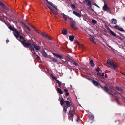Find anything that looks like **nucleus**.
<instances>
[{
  "mask_svg": "<svg viewBox=\"0 0 125 125\" xmlns=\"http://www.w3.org/2000/svg\"><path fill=\"white\" fill-rule=\"evenodd\" d=\"M41 53H42V55L43 56L45 57H48V55L47 54L46 52L43 50H42L41 51Z\"/></svg>",
  "mask_w": 125,
  "mask_h": 125,
  "instance_id": "obj_14",
  "label": "nucleus"
},
{
  "mask_svg": "<svg viewBox=\"0 0 125 125\" xmlns=\"http://www.w3.org/2000/svg\"><path fill=\"white\" fill-rule=\"evenodd\" d=\"M76 120L77 121H78V120Z\"/></svg>",
  "mask_w": 125,
  "mask_h": 125,
  "instance_id": "obj_57",
  "label": "nucleus"
},
{
  "mask_svg": "<svg viewBox=\"0 0 125 125\" xmlns=\"http://www.w3.org/2000/svg\"><path fill=\"white\" fill-rule=\"evenodd\" d=\"M85 1L86 2H88L87 4V5L89 6H90V7H91V0H85Z\"/></svg>",
  "mask_w": 125,
  "mask_h": 125,
  "instance_id": "obj_18",
  "label": "nucleus"
},
{
  "mask_svg": "<svg viewBox=\"0 0 125 125\" xmlns=\"http://www.w3.org/2000/svg\"><path fill=\"white\" fill-rule=\"evenodd\" d=\"M122 74H123V75H124V76H125V73H122Z\"/></svg>",
  "mask_w": 125,
  "mask_h": 125,
  "instance_id": "obj_54",
  "label": "nucleus"
},
{
  "mask_svg": "<svg viewBox=\"0 0 125 125\" xmlns=\"http://www.w3.org/2000/svg\"><path fill=\"white\" fill-rule=\"evenodd\" d=\"M61 15L63 16V18L65 21H67V16L65 15L64 13L61 14Z\"/></svg>",
  "mask_w": 125,
  "mask_h": 125,
  "instance_id": "obj_19",
  "label": "nucleus"
},
{
  "mask_svg": "<svg viewBox=\"0 0 125 125\" xmlns=\"http://www.w3.org/2000/svg\"><path fill=\"white\" fill-rule=\"evenodd\" d=\"M93 4L94 5L96 6L97 7H99L98 6V5L97 4H96V3L94 2Z\"/></svg>",
  "mask_w": 125,
  "mask_h": 125,
  "instance_id": "obj_45",
  "label": "nucleus"
},
{
  "mask_svg": "<svg viewBox=\"0 0 125 125\" xmlns=\"http://www.w3.org/2000/svg\"><path fill=\"white\" fill-rule=\"evenodd\" d=\"M105 77H106V78L107 77V74H106L105 75Z\"/></svg>",
  "mask_w": 125,
  "mask_h": 125,
  "instance_id": "obj_50",
  "label": "nucleus"
},
{
  "mask_svg": "<svg viewBox=\"0 0 125 125\" xmlns=\"http://www.w3.org/2000/svg\"><path fill=\"white\" fill-rule=\"evenodd\" d=\"M8 28L10 30L13 31L15 29L14 28H13L11 25H10L9 27Z\"/></svg>",
  "mask_w": 125,
  "mask_h": 125,
  "instance_id": "obj_27",
  "label": "nucleus"
},
{
  "mask_svg": "<svg viewBox=\"0 0 125 125\" xmlns=\"http://www.w3.org/2000/svg\"><path fill=\"white\" fill-rule=\"evenodd\" d=\"M41 34L44 37L49 40H52V37L51 36H48V35L46 34L44 32H41Z\"/></svg>",
  "mask_w": 125,
  "mask_h": 125,
  "instance_id": "obj_7",
  "label": "nucleus"
},
{
  "mask_svg": "<svg viewBox=\"0 0 125 125\" xmlns=\"http://www.w3.org/2000/svg\"><path fill=\"white\" fill-rule=\"evenodd\" d=\"M92 82L93 84L96 86H98V82L95 81L94 80H92Z\"/></svg>",
  "mask_w": 125,
  "mask_h": 125,
  "instance_id": "obj_17",
  "label": "nucleus"
},
{
  "mask_svg": "<svg viewBox=\"0 0 125 125\" xmlns=\"http://www.w3.org/2000/svg\"><path fill=\"white\" fill-rule=\"evenodd\" d=\"M111 23L112 24H116L117 23V20L116 19L113 18L111 20Z\"/></svg>",
  "mask_w": 125,
  "mask_h": 125,
  "instance_id": "obj_16",
  "label": "nucleus"
},
{
  "mask_svg": "<svg viewBox=\"0 0 125 125\" xmlns=\"http://www.w3.org/2000/svg\"><path fill=\"white\" fill-rule=\"evenodd\" d=\"M21 23L25 27H26V25L22 21H21Z\"/></svg>",
  "mask_w": 125,
  "mask_h": 125,
  "instance_id": "obj_38",
  "label": "nucleus"
},
{
  "mask_svg": "<svg viewBox=\"0 0 125 125\" xmlns=\"http://www.w3.org/2000/svg\"><path fill=\"white\" fill-rule=\"evenodd\" d=\"M103 10L105 11H109L110 10V8L105 4L103 6Z\"/></svg>",
  "mask_w": 125,
  "mask_h": 125,
  "instance_id": "obj_8",
  "label": "nucleus"
},
{
  "mask_svg": "<svg viewBox=\"0 0 125 125\" xmlns=\"http://www.w3.org/2000/svg\"><path fill=\"white\" fill-rule=\"evenodd\" d=\"M110 32L111 33V34L113 36H116V34L113 31H112L111 30H110Z\"/></svg>",
  "mask_w": 125,
  "mask_h": 125,
  "instance_id": "obj_29",
  "label": "nucleus"
},
{
  "mask_svg": "<svg viewBox=\"0 0 125 125\" xmlns=\"http://www.w3.org/2000/svg\"><path fill=\"white\" fill-rule=\"evenodd\" d=\"M101 73H97V74H98V75H100V76H101Z\"/></svg>",
  "mask_w": 125,
  "mask_h": 125,
  "instance_id": "obj_48",
  "label": "nucleus"
},
{
  "mask_svg": "<svg viewBox=\"0 0 125 125\" xmlns=\"http://www.w3.org/2000/svg\"><path fill=\"white\" fill-rule=\"evenodd\" d=\"M107 63L110 65V68L112 69H114L115 68L117 67L118 66V64L112 60H108Z\"/></svg>",
  "mask_w": 125,
  "mask_h": 125,
  "instance_id": "obj_2",
  "label": "nucleus"
},
{
  "mask_svg": "<svg viewBox=\"0 0 125 125\" xmlns=\"http://www.w3.org/2000/svg\"><path fill=\"white\" fill-rule=\"evenodd\" d=\"M92 23H96L97 22V21L96 20H94L93 19L92 20Z\"/></svg>",
  "mask_w": 125,
  "mask_h": 125,
  "instance_id": "obj_34",
  "label": "nucleus"
},
{
  "mask_svg": "<svg viewBox=\"0 0 125 125\" xmlns=\"http://www.w3.org/2000/svg\"><path fill=\"white\" fill-rule=\"evenodd\" d=\"M52 60L53 61L56 62L57 61V60L55 58H53Z\"/></svg>",
  "mask_w": 125,
  "mask_h": 125,
  "instance_id": "obj_40",
  "label": "nucleus"
},
{
  "mask_svg": "<svg viewBox=\"0 0 125 125\" xmlns=\"http://www.w3.org/2000/svg\"><path fill=\"white\" fill-rule=\"evenodd\" d=\"M47 7H48V8L50 10H51L52 9L51 8V7L50 6L47 5Z\"/></svg>",
  "mask_w": 125,
  "mask_h": 125,
  "instance_id": "obj_43",
  "label": "nucleus"
},
{
  "mask_svg": "<svg viewBox=\"0 0 125 125\" xmlns=\"http://www.w3.org/2000/svg\"><path fill=\"white\" fill-rule=\"evenodd\" d=\"M6 41L7 42H9V40H7Z\"/></svg>",
  "mask_w": 125,
  "mask_h": 125,
  "instance_id": "obj_53",
  "label": "nucleus"
},
{
  "mask_svg": "<svg viewBox=\"0 0 125 125\" xmlns=\"http://www.w3.org/2000/svg\"><path fill=\"white\" fill-rule=\"evenodd\" d=\"M37 58H39V57L37 55Z\"/></svg>",
  "mask_w": 125,
  "mask_h": 125,
  "instance_id": "obj_52",
  "label": "nucleus"
},
{
  "mask_svg": "<svg viewBox=\"0 0 125 125\" xmlns=\"http://www.w3.org/2000/svg\"><path fill=\"white\" fill-rule=\"evenodd\" d=\"M64 91L65 92H66V93L68 92V90L67 89H64Z\"/></svg>",
  "mask_w": 125,
  "mask_h": 125,
  "instance_id": "obj_46",
  "label": "nucleus"
},
{
  "mask_svg": "<svg viewBox=\"0 0 125 125\" xmlns=\"http://www.w3.org/2000/svg\"><path fill=\"white\" fill-rule=\"evenodd\" d=\"M65 102V105L63 106V109L64 112L66 113L67 111V109L70 106L71 102L68 101H66Z\"/></svg>",
  "mask_w": 125,
  "mask_h": 125,
  "instance_id": "obj_5",
  "label": "nucleus"
},
{
  "mask_svg": "<svg viewBox=\"0 0 125 125\" xmlns=\"http://www.w3.org/2000/svg\"><path fill=\"white\" fill-rule=\"evenodd\" d=\"M71 6V7L72 8H73L74 9H75L76 8L74 4H72Z\"/></svg>",
  "mask_w": 125,
  "mask_h": 125,
  "instance_id": "obj_37",
  "label": "nucleus"
},
{
  "mask_svg": "<svg viewBox=\"0 0 125 125\" xmlns=\"http://www.w3.org/2000/svg\"><path fill=\"white\" fill-rule=\"evenodd\" d=\"M69 117L70 120L73 121V119L74 117H76L77 115L75 114V110L73 108L72 109L71 108L69 112Z\"/></svg>",
  "mask_w": 125,
  "mask_h": 125,
  "instance_id": "obj_3",
  "label": "nucleus"
},
{
  "mask_svg": "<svg viewBox=\"0 0 125 125\" xmlns=\"http://www.w3.org/2000/svg\"><path fill=\"white\" fill-rule=\"evenodd\" d=\"M89 118L91 119H93L94 118V117L93 115H91L89 116Z\"/></svg>",
  "mask_w": 125,
  "mask_h": 125,
  "instance_id": "obj_32",
  "label": "nucleus"
},
{
  "mask_svg": "<svg viewBox=\"0 0 125 125\" xmlns=\"http://www.w3.org/2000/svg\"><path fill=\"white\" fill-rule=\"evenodd\" d=\"M33 28V29L35 30L38 33H40L41 34V32L40 33L37 30H36V29H35V28H34V27L32 26H31Z\"/></svg>",
  "mask_w": 125,
  "mask_h": 125,
  "instance_id": "obj_35",
  "label": "nucleus"
},
{
  "mask_svg": "<svg viewBox=\"0 0 125 125\" xmlns=\"http://www.w3.org/2000/svg\"><path fill=\"white\" fill-rule=\"evenodd\" d=\"M13 31L14 32V36L17 38V39H18V38H19L18 39L19 40V37L20 36H19L20 34V32L18 31L16 29H15Z\"/></svg>",
  "mask_w": 125,
  "mask_h": 125,
  "instance_id": "obj_6",
  "label": "nucleus"
},
{
  "mask_svg": "<svg viewBox=\"0 0 125 125\" xmlns=\"http://www.w3.org/2000/svg\"><path fill=\"white\" fill-rule=\"evenodd\" d=\"M122 49H123L124 48V47H123V46H122Z\"/></svg>",
  "mask_w": 125,
  "mask_h": 125,
  "instance_id": "obj_56",
  "label": "nucleus"
},
{
  "mask_svg": "<svg viewBox=\"0 0 125 125\" xmlns=\"http://www.w3.org/2000/svg\"><path fill=\"white\" fill-rule=\"evenodd\" d=\"M52 10H51L52 11L53 14L57 15L58 14V13L57 11H55L53 9H52Z\"/></svg>",
  "mask_w": 125,
  "mask_h": 125,
  "instance_id": "obj_28",
  "label": "nucleus"
},
{
  "mask_svg": "<svg viewBox=\"0 0 125 125\" xmlns=\"http://www.w3.org/2000/svg\"><path fill=\"white\" fill-rule=\"evenodd\" d=\"M116 89L119 91H122V89L120 88H119L118 87H116Z\"/></svg>",
  "mask_w": 125,
  "mask_h": 125,
  "instance_id": "obj_31",
  "label": "nucleus"
},
{
  "mask_svg": "<svg viewBox=\"0 0 125 125\" xmlns=\"http://www.w3.org/2000/svg\"><path fill=\"white\" fill-rule=\"evenodd\" d=\"M104 75V73H103L102 74H101V75L100 76H101L102 77H103V76Z\"/></svg>",
  "mask_w": 125,
  "mask_h": 125,
  "instance_id": "obj_44",
  "label": "nucleus"
},
{
  "mask_svg": "<svg viewBox=\"0 0 125 125\" xmlns=\"http://www.w3.org/2000/svg\"><path fill=\"white\" fill-rule=\"evenodd\" d=\"M107 29L108 30H109V31H110V30H111L108 27L107 28Z\"/></svg>",
  "mask_w": 125,
  "mask_h": 125,
  "instance_id": "obj_47",
  "label": "nucleus"
},
{
  "mask_svg": "<svg viewBox=\"0 0 125 125\" xmlns=\"http://www.w3.org/2000/svg\"><path fill=\"white\" fill-rule=\"evenodd\" d=\"M97 72H98L99 71L100 69L99 67H97V69H96L95 70Z\"/></svg>",
  "mask_w": 125,
  "mask_h": 125,
  "instance_id": "obj_39",
  "label": "nucleus"
},
{
  "mask_svg": "<svg viewBox=\"0 0 125 125\" xmlns=\"http://www.w3.org/2000/svg\"><path fill=\"white\" fill-rule=\"evenodd\" d=\"M69 94V93H68V92H67L66 93L65 95L66 96H68Z\"/></svg>",
  "mask_w": 125,
  "mask_h": 125,
  "instance_id": "obj_41",
  "label": "nucleus"
},
{
  "mask_svg": "<svg viewBox=\"0 0 125 125\" xmlns=\"http://www.w3.org/2000/svg\"><path fill=\"white\" fill-rule=\"evenodd\" d=\"M54 54L56 56L59 57L60 59H63V57L62 56L59 55H58L57 54H56L55 53Z\"/></svg>",
  "mask_w": 125,
  "mask_h": 125,
  "instance_id": "obj_24",
  "label": "nucleus"
},
{
  "mask_svg": "<svg viewBox=\"0 0 125 125\" xmlns=\"http://www.w3.org/2000/svg\"><path fill=\"white\" fill-rule=\"evenodd\" d=\"M0 20L1 21H2V19L0 18Z\"/></svg>",
  "mask_w": 125,
  "mask_h": 125,
  "instance_id": "obj_51",
  "label": "nucleus"
},
{
  "mask_svg": "<svg viewBox=\"0 0 125 125\" xmlns=\"http://www.w3.org/2000/svg\"><path fill=\"white\" fill-rule=\"evenodd\" d=\"M114 28L115 29H116L119 31H123L124 32H125V31L122 28L119 27L118 25H115L114 26Z\"/></svg>",
  "mask_w": 125,
  "mask_h": 125,
  "instance_id": "obj_9",
  "label": "nucleus"
},
{
  "mask_svg": "<svg viewBox=\"0 0 125 125\" xmlns=\"http://www.w3.org/2000/svg\"><path fill=\"white\" fill-rule=\"evenodd\" d=\"M57 91L58 93H59L61 94L63 93V92L59 88H58L57 89Z\"/></svg>",
  "mask_w": 125,
  "mask_h": 125,
  "instance_id": "obj_25",
  "label": "nucleus"
},
{
  "mask_svg": "<svg viewBox=\"0 0 125 125\" xmlns=\"http://www.w3.org/2000/svg\"><path fill=\"white\" fill-rule=\"evenodd\" d=\"M33 47L36 50H40L39 46L38 45H34Z\"/></svg>",
  "mask_w": 125,
  "mask_h": 125,
  "instance_id": "obj_23",
  "label": "nucleus"
},
{
  "mask_svg": "<svg viewBox=\"0 0 125 125\" xmlns=\"http://www.w3.org/2000/svg\"><path fill=\"white\" fill-rule=\"evenodd\" d=\"M73 64L75 65L76 66H77L78 65L77 63L75 62L74 61H73L72 62Z\"/></svg>",
  "mask_w": 125,
  "mask_h": 125,
  "instance_id": "obj_33",
  "label": "nucleus"
},
{
  "mask_svg": "<svg viewBox=\"0 0 125 125\" xmlns=\"http://www.w3.org/2000/svg\"><path fill=\"white\" fill-rule=\"evenodd\" d=\"M57 82L59 84V86L60 87V86L61 85V82H60L58 80H57Z\"/></svg>",
  "mask_w": 125,
  "mask_h": 125,
  "instance_id": "obj_30",
  "label": "nucleus"
},
{
  "mask_svg": "<svg viewBox=\"0 0 125 125\" xmlns=\"http://www.w3.org/2000/svg\"><path fill=\"white\" fill-rule=\"evenodd\" d=\"M19 41L21 42L24 47H28L30 46V49L32 52L35 54L36 52L34 51L33 47V45L30 42V41H27L24 39L21 36H20L19 37Z\"/></svg>",
  "mask_w": 125,
  "mask_h": 125,
  "instance_id": "obj_1",
  "label": "nucleus"
},
{
  "mask_svg": "<svg viewBox=\"0 0 125 125\" xmlns=\"http://www.w3.org/2000/svg\"><path fill=\"white\" fill-rule=\"evenodd\" d=\"M25 27L28 29V30L29 31H31V30H30V28L27 26H26Z\"/></svg>",
  "mask_w": 125,
  "mask_h": 125,
  "instance_id": "obj_42",
  "label": "nucleus"
},
{
  "mask_svg": "<svg viewBox=\"0 0 125 125\" xmlns=\"http://www.w3.org/2000/svg\"><path fill=\"white\" fill-rule=\"evenodd\" d=\"M2 16H3L4 17V18H7L4 15H3Z\"/></svg>",
  "mask_w": 125,
  "mask_h": 125,
  "instance_id": "obj_49",
  "label": "nucleus"
},
{
  "mask_svg": "<svg viewBox=\"0 0 125 125\" xmlns=\"http://www.w3.org/2000/svg\"><path fill=\"white\" fill-rule=\"evenodd\" d=\"M104 2L105 3V1H104Z\"/></svg>",
  "mask_w": 125,
  "mask_h": 125,
  "instance_id": "obj_58",
  "label": "nucleus"
},
{
  "mask_svg": "<svg viewBox=\"0 0 125 125\" xmlns=\"http://www.w3.org/2000/svg\"><path fill=\"white\" fill-rule=\"evenodd\" d=\"M3 12H4V11H3V10H2V11H1V13Z\"/></svg>",
  "mask_w": 125,
  "mask_h": 125,
  "instance_id": "obj_55",
  "label": "nucleus"
},
{
  "mask_svg": "<svg viewBox=\"0 0 125 125\" xmlns=\"http://www.w3.org/2000/svg\"><path fill=\"white\" fill-rule=\"evenodd\" d=\"M73 14L75 15L76 16H77L79 17H80L81 16V15L80 14L77 12L75 11H73Z\"/></svg>",
  "mask_w": 125,
  "mask_h": 125,
  "instance_id": "obj_11",
  "label": "nucleus"
},
{
  "mask_svg": "<svg viewBox=\"0 0 125 125\" xmlns=\"http://www.w3.org/2000/svg\"><path fill=\"white\" fill-rule=\"evenodd\" d=\"M67 30L65 29H64L62 31V33L63 34L66 35L67 33Z\"/></svg>",
  "mask_w": 125,
  "mask_h": 125,
  "instance_id": "obj_22",
  "label": "nucleus"
},
{
  "mask_svg": "<svg viewBox=\"0 0 125 125\" xmlns=\"http://www.w3.org/2000/svg\"><path fill=\"white\" fill-rule=\"evenodd\" d=\"M47 3L50 5L52 6V7H54V8L57 9V7L55 6L51 2L48 1L47 0Z\"/></svg>",
  "mask_w": 125,
  "mask_h": 125,
  "instance_id": "obj_15",
  "label": "nucleus"
},
{
  "mask_svg": "<svg viewBox=\"0 0 125 125\" xmlns=\"http://www.w3.org/2000/svg\"><path fill=\"white\" fill-rule=\"evenodd\" d=\"M70 25L72 28L76 29V28L75 27V23L74 21L73 20L71 21L70 22Z\"/></svg>",
  "mask_w": 125,
  "mask_h": 125,
  "instance_id": "obj_10",
  "label": "nucleus"
},
{
  "mask_svg": "<svg viewBox=\"0 0 125 125\" xmlns=\"http://www.w3.org/2000/svg\"><path fill=\"white\" fill-rule=\"evenodd\" d=\"M59 100L60 101V104L62 105H63L64 104V102L63 101V100L62 97H61L60 98V97H59Z\"/></svg>",
  "mask_w": 125,
  "mask_h": 125,
  "instance_id": "obj_12",
  "label": "nucleus"
},
{
  "mask_svg": "<svg viewBox=\"0 0 125 125\" xmlns=\"http://www.w3.org/2000/svg\"><path fill=\"white\" fill-rule=\"evenodd\" d=\"M101 87L103 89L104 91L107 92L108 93L113 95V94H112V93H113L115 95L117 94V93L114 89L110 88L109 89L108 88L106 87Z\"/></svg>",
  "mask_w": 125,
  "mask_h": 125,
  "instance_id": "obj_4",
  "label": "nucleus"
},
{
  "mask_svg": "<svg viewBox=\"0 0 125 125\" xmlns=\"http://www.w3.org/2000/svg\"><path fill=\"white\" fill-rule=\"evenodd\" d=\"M90 63L91 64V66L94 67V66L95 64L93 62V61L92 59H91L90 60Z\"/></svg>",
  "mask_w": 125,
  "mask_h": 125,
  "instance_id": "obj_20",
  "label": "nucleus"
},
{
  "mask_svg": "<svg viewBox=\"0 0 125 125\" xmlns=\"http://www.w3.org/2000/svg\"><path fill=\"white\" fill-rule=\"evenodd\" d=\"M0 5L2 6L5 9L7 10V8L5 6V5L2 2L0 3Z\"/></svg>",
  "mask_w": 125,
  "mask_h": 125,
  "instance_id": "obj_21",
  "label": "nucleus"
},
{
  "mask_svg": "<svg viewBox=\"0 0 125 125\" xmlns=\"http://www.w3.org/2000/svg\"><path fill=\"white\" fill-rule=\"evenodd\" d=\"M51 77L53 79H56V78L53 75H51Z\"/></svg>",
  "mask_w": 125,
  "mask_h": 125,
  "instance_id": "obj_36",
  "label": "nucleus"
},
{
  "mask_svg": "<svg viewBox=\"0 0 125 125\" xmlns=\"http://www.w3.org/2000/svg\"><path fill=\"white\" fill-rule=\"evenodd\" d=\"M90 40L93 43L95 44L96 42L95 41V38L94 37L91 36L89 37Z\"/></svg>",
  "mask_w": 125,
  "mask_h": 125,
  "instance_id": "obj_13",
  "label": "nucleus"
},
{
  "mask_svg": "<svg viewBox=\"0 0 125 125\" xmlns=\"http://www.w3.org/2000/svg\"><path fill=\"white\" fill-rule=\"evenodd\" d=\"M69 39L72 41L73 40L74 38V36H69Z\"/></svg>",
  "mask_w": 125,
  "mask_h": 125,
  "instance_id": "obj_26",
  "label": "nucleus"
}]
</instances>
